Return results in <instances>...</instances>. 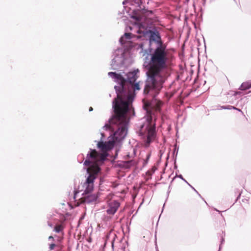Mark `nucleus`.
Instances as JSON below:
<instances>
[{"mask_svg": "<svg viewBox=\"0 0 251 251\" xmlns=\"http://www.w3.org/2000/svg\"><path fill=\"white\" fill-rule=\"evenodd\" d=\"M108 75L120 84L119 86H115L117 95L113 102L114 114L109 122L110 125H117L118 129L115 132L114 136L117 139L121 140L127 134L128 119L126 114L133 96L131 91L126 89V80L121 74L109 72Z\"/></svg>", "mask_w": 251, "mask_h": 251, "instance_id": "obj_1", "label": "nucleus"}, {"mask_svg": "<svg viewBox=\"0 0 251 251\" xmlns=\"http://www.w3.org/2000/svg\"><path fill=\"white\" fill-rule=\"evenodd\" d=\"M170 54L166 46H156L150 54V60L146 66L147 79L144 93H158L169 76L167 69L170 62Z\"/></svg>", "mask_w": 251, "mask_h": 251, "instance_id": "obj_2", "label": "nucleus"}, {"mask_svg": "<svg viewBox=\"0 0 251 251\" xmlns=\"http://www.w3.org/2000/svg\"><path fill=\"white\" fill-rule=\"evenodd\" d=\"M107 155V153H100L95 149H90L89 152L86 155V159L84 162V165L88 166L92 163L94 164L89 166L87 169L89 176L83 185L85 194H89L93 190L94 180L100 170L99 165L103 163Z\"/></svg>", "mask_w": 251, "mask_h": 251, "instance_id": "obj_3", "label": "nucleus"}, {"mask_svg": "<svg viewBox=\"0 0 251 251\" xmlns=\"http://www.w3.org/2000/svg\"><path fill=\"white\" fill-rule=\"evenodd\" d=\"M152 14L151 11L143 10L134 13L131 17L137 21L138 26L137 33L143 34L144 35L150 33L149 41L150 44L153 42L156 44V46H165L166 45L163 44L158 31L147 29V26L145 24L148 20V17Z\"/></svg>", "mask_w": 251, "mask_h": 251, "instance_id": "obj_4", "label": "nucleus"}, {"mask_svg": "<svg viewBox=\"0 0 251 251\" xmlns=\"http://www.w3.org/2000/svg\"><path fill=\"white\" fill-rule=\"evenodd\" d=\"M162 102L160 100H154L151 103L149 102H144L143 107L148 113L147 121L148 125L147 127L148 133L146 140L145 146L148 147L150 144L152 142L156 136L155 124L152 121V116L150 111L151 109H154L155 111H159Z\"/></svg>", "mask_w": 251, "mask_h": 251, "instance_id": "obj_5", "label": "nucleus"}, {"mask_svg": "<svg viewBox=\"0 0 251 251\" xmlns=\"http://www.w3.org/2000/svg\"><path fill=\"white\" fill-rule=\"evenodd\" d=\"M107 204V209L106 213L108 215L111 216L114 215L117 212L119 207H120V203L117 201H108Z\"/></svg>", "mask_w": 251, "mask_h": 251, "instance_id": "obj_6", "label": "nucleus"}, {"mask_svg": "<svg viewBox=\"0 0 251 251\" xmlns=\"http://www.w3.org/2000/svg\"><path fill=\"white\" fill-rule=\"evenodd\" d=\"M138 71H134L127 74V79L130 84L134 83L138 78L137 73Z\"/></svg>", "mask_w": 251, "mask_h": 251, "instance_id": "obj_7", "label": "nucleus"}, {"mask_svg": "<svg viewBox=\"0 0 251 251\" xmlns=\"http://www.w3.org/2000/svg\"><path fill=\"white\" fill-rule=\"evenodd\" d=\"M97 196L95 195H89L81 198V202L84 203H90L96 201Z\"/></svg>", "mask_w": 251, "mask_h": 251, "instance_id": "obj_8", "label": "nucleus"}, {"mask_svg": "<svg viewBox=\"0 0 251 251\" xmlns=\"http://www.w3.org/2000/svg\"><path fill=\"white\" fill-rule=\"evenodd\" d=\"M98 147L101 150L102 152L107 153L106 151L110 149L109 144L103 142H100L98 143Z\"/></svg>", "mask_w": 251, "mask_h": 251, "instance_id": "obj_9", "label": "nucleus"}, {"mask_svg": "<svg viewBox=\"0 0 251 251\" xmlns=\"http://www.w3.org/2000/svg\"><path fill=\"white\" fill-rule=\"evenodd\" d=\"M251 88V81H246L243 82L240 86L241 90H246Z\"/></svg>", "mask_w": 251, "mask_h": 251, "instance_id": "obj_10", "label": "nucleus"}, {"mask_svg": "<svg viewBox=\"0 0 251 251\" xmlns=\"http://www.w3.org/2000/svg\"><path fill=\"white\" fill-rule=\"evenodd\" d=\"M131 34L130 33H126L125 34H124V36H122L121 38H120V42L122 43V44H124L125 43V41H124V38H126L127 39H130L131 38Z\"/></svg>", "mask_w": 251, "mask_h": 251, "instance_id": "obj_11", "label": "nucleus"}, {"mask_svg": "<svg viewBox=\"0 0 251 251\" xmlns=\"http://www.w3.org/2000/svg\"><path fill=\"white\" fill-rule=\"evenodd\" d=\"M64 226L62 224L56 225L54 227V230L56 232H60L64 229Z\"/></svg>", "mask_w": 251, "mask_h": 251, "instance_id": "obj_12", "label": "nucleus"}, {"mask_svg": "<svg viewBox=\"0 0 251 251\" xmlns=\"http://www.w3.org/2000/svg\"><path fill=\"white\" fill-rule=\"evenodd\" d=\"M114 196V195L113 193H109L105 198L106 202L108 203V201H114L115 200H112Z\"/></svg>", "mask_w": 251, "mask_h": 251, "instance_id": "obj_13", "label": "nucleus"}, {"mask_svg": "<svg viewBox=\"0 0 251 251\" xmlns=\"http://www.w3.org/2000/svg\"><path fill=\"white\" fill-rule=\"evenodd\" d=\"M132 85V88L135 90H140V87H139V83H133L132 84H131Z\"/></svg>", "mask_w": 251, "mask_h": 251, "instance_id": "obj_14", "label": "nucleus"}, {"mask_svg": "<svg viewBox=\"0 0 251 251\" xmlns=\"http://www.w3.org/2000/svg\"><path fill=\"white\" fill-rule=\"evenodd\" d=\"M128 166H133L135 165V162L133 160H130L126 162Z\"/></svg>", "mask_w": 251, "mask_h": 251, "instance_id": "obj_15", "label": "nucleus"}, {"mask_svg": "<svg viewBox=\"0 0 251 251\" xmlns=\"http://www.w3.org/2000/svg\"><path fill=\"white\" fill-rule=\"evenodd\" d=\"M55 244H51L50 245V250H53L54 249V247H55Z\"/></svg>", "mask_w": 251, "mask_h": 251, "instance_id": "obj_16", "label": "nucleus"}, {"mask_svg": "<svg viewBox=\"0 0 251 251\" xmlns=\"http://www.w3.org/2000/svg\"><path fill=\"white\" fill-rule=\"evenodd\" d=\"M49 239H52V240H54V238H53V237L52 236H49Z\"/></svg>", "mask_w": 251, "mask_h": 251, "instance_id": "obj_17", "label": "nucleus"}, {"mask_svg": "<svg viewBox=\"0 0 251 251\" xmlns=\"http://www.w3.org/2000/svg\"><path fill=\"white\" fill-rule=\"evenodd\" d=\"M112 248L113 250L114 249V246L113 242H112Z\"/></svg>", "mask_w": 251, "mask_h": 251, "instance_id": "obj_18", "label": "nucleus"}, {"mask_svg": "<svg viewBox=\"0 0 251 251\" xmlns=\"http://www.w3.org/2000/svg\"><path fill=\"white\" fill-rule=\"evenodd\" d=\"M48 225L50 227H52V225L50 222H48Z\"/></svg>", "mask_w": 251, "mask_h": 251, "instance_id": "obj_19", "label": "nucleus"}, {"mask_svg": "<svg viewBox=\"0 0 251 251\" xmlns=\"http://www.w3.org/2000/svg\"><path fill=\"white\" fill-rule=\"evenodd\" d=\"M93 110V109L92 107H90L89 108V111H92Z\"/></svg>", "mask_w": 251, "mask_h": 251, "instance_id": "obj_20", "label": "nucleus"}, {"mask_svg": "<svg viewBox=\"0 0 251 251\" xmlns=\"http://www.w3.org/2000/svg\"><path fill=\"white\" fill-rule=\"evenodd\" d=\"M124 249H125V248L122 247V248H121V251H124Z\"/></svg>", "mask_w": 251, "mask_h": 251, "instance_id": "obj_21", "label": "nucleus"}, {"mask_svg": "<svg viewBox=\"0 0 251 251\" xmlns=\"http://www.w3.org/2000/svg\"><path fill=\"white\" fill-rule=\"evenodd\" d=\"M76 193H77V192H75V196H74V198H75V195H76Z\"/></svg>", "mask_w": 251, "mask_h": 251, "instance_id": "obj_22", "label": "nucleus"}, {"mask_svg": "<svg viewBox=\"0 0 251 251\" xmlns=\"http://www.w3.org/2000/svg\"><path fill=\"white\" fill-rule=\"evenodd\" d=\"M105 126H108V127H110V126L108 125H106Z\"/></svg>", "mask_w": 251, "mask_h": 251, "instance_id": "obj_23", "label": "nucleus"}, {"mask_svg": "<svg viewBox=\"0 0 251 251\" xmlns=\"http://www.w3.org/2000/svg\"><path fill=\"white\" fill-rule=\"evenodd\" d=\"M149 157H150V155H148V156H147V159H149Z\"/></svg>", "mask_w": 251, "mask_h": 251, "instance_id": "obj_24", "label": "nucleus"}]
</instances>
